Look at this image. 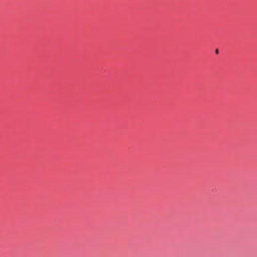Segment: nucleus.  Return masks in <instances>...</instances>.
I'll use <instances>...</instances> for the list:
<instances>
[{"instance_id": "f257e3e1", "label": "nucleus", "mask_w": 257, "mask_h": 257, "mask_svg": "<svg viewBox=\"0 0 257 257\" xmlns=\"http://www.w3.org/2000/svg\"><path fill=\"white\" fill-rule=\"evenodd\" d=\"M215 52H216V54H218V53H219V50H218V49H216V50H215Z\"/></svg>"}]
</instances>
